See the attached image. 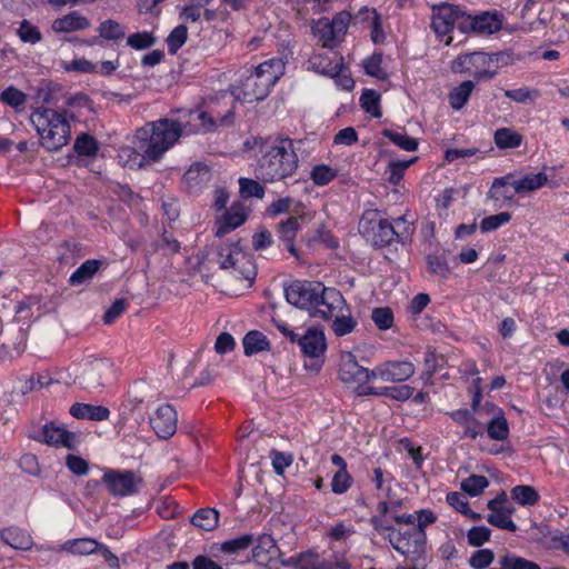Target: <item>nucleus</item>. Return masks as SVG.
Returning a JSON list of instances; mask_svg holds the SVG:
<instances>
[{"instance_id": "34", "label": "nucleus", "mask_w": 569, "mask_h": 569, "mask_svg": "<svg viewBox=\"0 0 569 569\" xmlns=\"http://www.w3.org/2000/svg\"><path fill=\"white\" fill-rule=\"evenodd\" d=\"M488 437L496 441H505L509 437V425L505 413L490 418L485 422Z\"/></svg>"}, {"instance_id": "28", "label": "nucleus", "mask_w": 569, "mask_h": 569, "mask_svg": "<svg viewBox=\"0 0 569 569\" xmlns=\"http://www.w3.org/2000/svg\"><path fill=\"white\" fill-rule=\"evenodd\" d=\"M89 20L79 12H70L62 18H58L52 23V29L57 32H72L89 28Z\"/></svg>"}, {"instance_id": "18", "label": "nucleus", "mask_w": 569, "mask_h": 569, "mask_svg": "<svg viewBox=\"0 0 569 569\" xmlns=\"http://www.w3.org/2000/svg\"><path fill=\"white\" fill-rule=\"evenodd\" d=\"M301 351L305 356L310 358H318L325 353L327 349V341L322 330L310 328L306 333L297 339Z\"/></svg>"}, {"instance_id": "49", "label": "nucleus", "mask_w": 569, "mask_h": 569, "mask_svg": "<svg viewBox=\"0 0 569 569\" xmlns=\"http://www.w3.org/2000/svg\"><path fill=\"white\" fill-rule=\"evenodd\" d=\"M471 410L475 415H478L479 417L487 416L488 419L498 417L503 412V410L496 406L492 402H486L483 405H480V393L477 392L471 405Z\"/></svg>"}, {"instance_id": "6", "label": "nucleus", "mask_w": 569, "mask_h": 569, "mask_svg": "<svg viewBox=\"0 0 569 569\" xmlns=\"http://www.w3.org/2000/svg\"><path fill=\"white\" fill-rule=\"evenodd\" d=\"M30 121L40 137V144L48 151H57L68 144L71 129L62 113L49 108L37 109Z\"/></svg>"}, {"instance_id": "5", "label": "nucleus", "mask_w": 569, "mask_h": 569, "mask_svg": "<svg viewBox=\"0 0 569 569\" xmlns=\"http://www.w3.org/2000/svg\"><path fill=\"white\" fill-rule=\"evenodd\" d=\"M182 131L181 122L171 119H160L138 129L136 138L143 158L159 160L180 139Z\"/></svg>"}, {"instance_id": "3", "label": "nucleus", "mask_w": 569, "mask_h": 569, "mask_svg": "<svg viewBox=\"0 0 569 569\" xmlns=\"http://www.w3.org/2000/svg\"><path fill=\"white\" fill-rule=\"evenodd\" d=\"M283 68L281 59H270L260 63L253 71L246 70L238 83L232 86L233 97L248 103L263 100L282 74Z\"/></svg>"}, {"instance_id": "2", "label": "nucleus", "mask_w": 569, "mask_h": 569, "mask_svg": "<svg viewBox=\"0 0 569 569\" xmlns=\"http://www.w3.org/2000/svg\"><path fill=\"white\" fill-rule=\"evenodd\" d=\"M286 299L290 305L306 309L311 317L321 319H330L345 306L340 291L318 281L292 282L286 288Z\"/></svg>"}, {"instance_id": "52", "label": "nucleus", "mask_w": 569, "mask_h": 569, "mask_svg": "<svg viewBox=\"0 0 569 569\" xmlns=\"http://www.w3.org/2000/svg\"><path fill=\"white\" fill-rule=\"evenodd\" d=\"M0 101L14 109H19L27 102V94L11 86L0 93Z\"/></svg>"}, {"instance_id": "39", "label": "nucleus", "mask_w": 569, "mask_h": 569, "mask_svg": "<svg viewBox=\"0 0 569 569\" xmlns=\"http://www.w3.org/2000/svg\"><path fill=\"white\" fill-rule=\"evenodd\" d=\"M340 60L339 58L332 61L328 56L318 54L310 60V63L316 71L335 77L338 76L341 70Z\"/></svg>"}, {"instance_id": "14", "label": "nucleus", "mask_w": 569, "mask_h": 569, "mask_svg": "<svg viewBox=\"0 0 569 569\" xmlns=\"http://www.w3.org/2000/svg\"><path fill=\"white\" fill-rule=\"evenodd\" d=\"M149 422L160 439H169L177 431L178 413L171 405H161L150 416Z\"/></svg>"}, {"instance_id": "48", "label": "nucleus", "mask_w": 569, "mask_h": 569, "mask_svg": "<svg viewBox=\"0 0 569 569\" xmlns=\"http://www.w3.org/2000/svg\"><path fill=\"white\" fill-rule=\"evenodd\" d=\"M341 310H342V308L340 310H338L332 316V317H335V320H333L331 327H332L333 332L338 337H342V336L351 333L357 326L356 319H353L351 316H346V315L338 316V312H340Z\"/></svg>"}, {"instance_id": "45", "label": "nucleus", "mask_w": 569, "mask_h": 569, "mask_svg": "<svg viewBox=\"0 0 569 569\" xmlns=\"http://www.w3.org/2000/svg\"><path fill=\"white\" fill-rule=\"evenodd\" d=\"M513 511V508L510 507L508 509H505L502 511H499V512H496V513H490L487 518V521L492 525V526H496L500 529H505V530H508V531H516L517 530V526L515 525V522L511 520V513Z\"/></svg>"}, {"instance_id": "47", "label": "nucleus", "mask_w": 569, "mask_h": 569, "mask_svg": "<svg viewBox=\"0 0 569 569\" xmlns=\"http://www.w3.org/2000/svg\"><path fill=\"white\" fill-rule=\"evenodd\" d=\"M499 565L501 569H540L538 563L510 553L501 557Z\"/></svg>"}, {"instance_id": "21", "label": "nucleus", "mask_w": 569, "mask_h": 569, "mask_svg": "<svg viewBox=\"0 0 569 569\" xmlns=\"http://www.w3.org/2000/svg\"><path fill=\"white\" fill-rule=\"evenodd\" d=\"M286 566H292L296 569H333V563L323 559L313 551L301 552L297 557H290L282 561Z\"/></svg>"}, {"instance_id": "1", "label": "nucleus", "mask_w": 569, "mask_h": 569, "mask_svg": "<svg viewBox=\"0 0 569 569\" xmlns=\"http://www.w3.org/2000/svg\"><path fill=\"white\" fill-rule=\"evenodd\" d=\"M244 148L257 153L254 173L263 183L284 181L293 177L299 168L293 140L283 134L251 137L244 141Z\"/></svg>"}, {"instance_id": "41", "label": "nucleus", "mask_w": 569, "mask_h": 569, "mask_svg": "<svg viewBox=\"0 0 569 569\" xmlns=\"http://www.w3.org/2000/svg\"><path fill=\"white\" fill-rule=\"evenodd\" d=\"M359 14H363V20L369 21V28L371 29V39L375 43H381L385 40L382 31L380 16L375 9L365 7L360 10Z\"/></svg>"}, {"instance_id": "58", "label": "nucleus", "mask_w": 569, "mask_h": 569, "mask_svg": "<svg viewBox=\"0 0 569 569\" xmlns=\"http://www.w3.org/2000/svg\"><path fill=\"white\" fill-rule=\"evenodd\" d=\"M380 96L373 90H366L360 98V103L366 112L371 113L373 117L379 118L381 112L379 110Z\"/></svg>"}, {"instance_id": "64", "label": "nucleus", "mask_w": 569, "mask_h": 569, "mask_svg": "<svg viewBox=\"0 0 569 569\" xmlns=\"http://www.w3.org/2000/svg\"><path fill=\"white\" fill-rule=\"evenodd\" d=\"M128 46L133 49L142 50L151 47L154 43V38L148 32H138L130 34L127 40Z\"/></svg>"}, {"instance_id": "63", "label": "nucleus", "mask_w": 569, "mask_h": 569, "mask_svg": "<svg viewBox=\"0 0 569 569\" xmlns=\"http://www.w3.org/2000/svg\"><path fill=\"white\" fill-rule=\"evenodd\" d=\"M495 559L490 549H481L476 551L469 559V565L475 569L487 568Z\"/></svg>"}, {"instance_id": "44", "label": "nucleus", "mask_w": 569, "mask_h": 569, "mask_svg": "<svg viewBox=\"0 0 569 569\" xmlns=\"http://www.w3.org/2000/svg\"><path fill=\"white\" fill-rule=\"evenodd\" d=\"M505 96L517 103H535L536 100L540 97V91L533 88H519L512 90H506Z\"/></svg>"}, {"instance_id": "17", "label": "nucleus", "mask_w": 569, "mask_h": 569, "mask_svg": "<svg viewBox=\"0 0 569 569\" xmlns=\"http://www.w3.org/2000/svg\"><path fill=\"white\" fill-rule=\"evenodd\" d=\"M41 440L49 446L63 447L70 450L74 449L77 446L76 433L66 430L54 422L43 426Z\"/></svg>"}, {"instance_id": "11", "label": "nucleus", "mask_w": 569, "mask_h": 569, "mask_svg": "<svg viewBox=\"0 0 569 569\" xmlns=\"http://www.w3.org/2000/svg\"><path fill=\"white\" fill-rule=\"evenodd\" d=\"M218 263L221 269L231 270L236 279H243L251 284L256 278V267L250 256L237 244L220 248Z\"/></svg>"}, {"instance_id": "23", "label": "nucleus", "mask_w": 569, "mask_h": 569, "mask_svg": "<svg viewBox=\"0 0 569 569\" xmlns=\"http://www.w3.org/2000/svg\"><path fill=\"white\" fill-rule=\"evenodd\" d=\"M300 221L301 217L291 216L287 220L281 221L277 227L280 240L286 243L288 251L296 258H299V256L295 247V239L301 227Z\"/></svg>"}, {"instance_id": "61", "label": "nucleus", "mask_w": 569, "mask_h": 569, "mask_svg": "<svg viewBox=\"0 0 569 569\" xmlns=\"http://www.w3.org/2000/svg\"><path fill=\"white\" fill-rule=\"evenodd\" d=\"M18 36L21 41L28 43H37L41 40V32L38 27L30 23L28 20H23L18 29Z\"/></svg>"}, {"instance_id": "24", "label": "nucleus", "mask_w": 569, "mask_h": 569, "mask_svg": "<svg viewBox=\"0 0 569 569\" xmlns=\"http://www.w3.org/2000/svg\"><path fill=\"white\" fill-rule=\"evenodd\" d=\"M210 179V168L201 162L192 164L183 174V181L190 191L200 190L208 184Z\"/></svg>"}, {"instance_id": "4", "label": "nucleus", "mask_w": 569, "mask_h": 569, "mask_svg": "<svg viewBox=\"0 0 569 569\" xmlns=\"http://www.w3.org/2000/svg\"><path fill=\"white\" fill-rule=\"evenodd\" d=\"M182 131L181 122L171 119H160L138 129L136 138L143 158L159 160L180 139Z\"/></svg>"}, {"instance_id": "29", "label": "nucleus", "mask_w": 569, "mask_h": 569, "mask_svg": "<svg viewBox=\"0 0 569 569\" xmlns=\"http://www.w3.org/2000/svg\"><path fill=\"white\" fill-rule=\"evenodd\" d=\"M0 538L4 543L19 550H29L33 546L32 537L19 528L1 530Z\"/></svg>"}, {"instance_id": "30", "label": "nucleus", "mask_w": 569, "mask_h": 569, "mask_svg": "<svg viewBox=\"0 0 569 569\" xmlns=\"http://www.w3.org/2000/svg\"><path fill=\"white\" fill-rule=\"evenodd\" d=\"M98 549H100V542L92 538L72 539L60 546V550L79 556L92 555L98 552Z\"/></svg>"}, {"instance_id": "59", "label": "nucleus", "mask_w": 569, "mask_h": 569, "mask_svg": "<svg viewBox=\"0 0 569 569\" xmlns=\"http://www.w3.org/2000/svg\"><path fill=\"white\" fill-rule=\"evenodd\" d=\"M261 180H252L248 178H241L239 180L240 184V192L243 197H256V198H263L264 196V188L260 183Z\"/></svg>"}, {"instance_id": "13", "label": "nucleus", "mask_w": 569, "mask_h": 569, "mask_svg": "<svg viewBox=\"0 0 569 569\" xmlns=\"http://www.w3.org/2000/svg\"><path fill=\"white\" fill-rule=\"evenodd\" d=\"M142 481L139 475L130 470L108 469L102 476V483L110 495L114 497H127L138 493Z\"/></svg>"}, {"instance_id": "26", "label": "nucleus", "mask_w": 569, "mask_h": 569, "mask_svg": "<svg viewBox=\"0 0 569 569\" xmlns=\"http://www.w3.org/2000/svg\"><path fill=\"white\" fill-rule=\"evenodd\" d=\"M246 213L242 207L232 206L218 222L217 237H222L231 230L240 227L246 221Z\"/></svg>"}, {"instance_id": "33", "label": "nucleus", "mask_w": 569, "mask_h": 569, "mask_svg": "<svg viewBox=\"0 0 569 569\" xmlns=\"http://www.w3.org/2000/svg\"><path fill=\"white\" fill-rule=\"evenodd\" d=\"M475 89L472 80L462 81L459 86L455 87L448 94L449 103L455 110H460L470 98Z\"/></svg>"}, {"instance_id": "12", "label": "nucleus", "mask_w": 569, "mask_h": 569, "mask_svg": "<svg viewBox=\"0 0 569 569\" xmlns=\"http://www.w3.org/2000/svg\"><path fill=\"white\" fill-rule=\"evenodd\" d=\"M351 14L347 11L337 13L332 20L321 18L312 26L315 36L319 38L323 47L331 48L336 42L340 41L346 34Z\"/></svg>"}, {"instance_id": "51", "label": "nucleus", "mask_w": 569, "mask_h": 569, "mask_svg": "<svg viewBox=\"0 0 569 569\" xmlns=\"http://www.w3.org/2000/svg\"><path fill=\"white\" fill-rule=\"evenodd\" d=\"M253 543V536L250 533L242 535L234 539L221 543L220 550L227 553H236L246 550Z\"/></svg>"}, {"instance_id": "37", "label": "nucleus", "mask_w": 569, "mask_h": 569, "mask_svg": "<svg viewBox=\"0 0 569 569\" xmlns=\"http://www.w3.org/2000/svg\"><path fill=\"white\" fill-rule=\"evenodd\" d=\"M493 140L499 149H513L520 147L523 137L511 128H500L496 130Z\"/></svg>"}, {"instance_id": "40", "label": "nucleus", "mask_w": 569, "mask_h": 569, "mask_svg": "<svg viewBox=\"0 0 569 569\" xmlns=\"http://www.w3.org/2000/svg\"><path fill=\"white\" fill-rule=\"evenodd\" d=\"M99 260H87L84 261L71 276L69 282L72 286L81 284L84 281L91 279L94 273L99 270Z\"/></svg>"}, {"instance_id": "53", "label": "nucleus", "mask_w": 569, "mask_h": 569, "mask_svg": "<svg viewBox=\"0 0 569 569\" xmlns=\"http://www.w3.org/2000/svg\"><path fill=\"white\" fill-rule=\"evenodd\" d=\"M383 134L406 151H415L418 147V141L405 132L385 130Z\"/></svg>"}, {"instance_id": "9", "label": "nucleus", "mask_w": 569, "mask_h": 569, "mask_svg": "<svg viewBox=\"0 0 569 569\" xmlns=\"http://www.w3.org/2000/svg\"><path fill=\"white\" fill-rule=\"evenodd\" d=\"M339 378L358 396H370L376 392V388L369 385L370 380L376 378L373 370L360 366L351 352H343L340 357Z\"/></svg>"}, {"instance_id": "50", "label": "nucleus", "mask_w": 569, "mask_h": 569, "mask_svg": "<svg viewBox=\"0 0 569 569\" xmlns=\"http://www.w3.org/2000/svg\"><path fill=\"white\" fill-rule=\"evenodd\" d=\"M74 150L80 156H94L98 151V143L96 139L87 133H82L76 138Z\"/></svg>"}, {"instance_id": "20", "label": "nucleus", "mask_w": 569, "mask_h": 569, "mask_svg": "<svg viewBox=\"0 0 569 569\" xmlns=\"http://www.w3.org/2000/svg\"><path fill=\"white\" fill-rule=\"evenodd\" d=\"M513 173H508L505 177L496 178L491 184V188L488 192L489 199L493 200L495 203L501 206L507 201H511L515 194H518L515 191L512 180Z\"/></svg>"}, {"instance_id": "19", "label": "nucleus", "mask_w": 569, "mask_h": 569, "mask_svg": "<svg viewBox=\"0 0 569 569\" xmlns=\"http://www.w3.org/2000/svg\"><path fill=\"white\" fill-rule=\"evenodd\" d=\"M451 419L463 427V437L475 440L483 435L485 422L476 418L469 410H456L450 412Z\"/></svg>"}, {"instance_id": "15", "label": "nucleus", "mask_w": 569, "mask_h": 569, "mask_svg": "<svg viewBox=\"0 0 569 569\" xmlns=\"http://www.w3.org/2000/svg\"><path fill=\"white\" fill-rule=\"evenodd\" d=\"M416 372L410 361H387L373 369V377L385 382H402L411 378Z\"/></svg>"}, {"instance_id": "56", "label": "nucleus", "mask_w": 569, "mask_h": 569, "mask_svg": "<svg viewBox=\"0 0 569 569\" xmlns=\"http://www.w3.org/2000/svg\"><path fill=\"white\" fill-rule=\"evenodd\" d=\"M337 176V171L329 166L319 164L312 168L310 178L317 186H326Z\"/></svg>"}, {"instance_id": "54", "label": "nucleus", "mask_w": 569, "mask_h": 569, "mask_svg": "<svg viewBox=\"0 0 569 569\" xmlns=\"http://www.w3.org/2000/svg\"><path fill=\"white\" fill-rule=\"evenodd\" d=\"M99 34L107 40H119L124 37V29L114 20H106L99 26Z\"/></svg>"}, {"instance_id": "16", "label": "nucleus", "mask_w": 569, "mask_h": 569, "mask_svg": "<svg viewBox=\"0 0 569 569\" xmlns=\"http://www.w3.org/2000/svg\"><path fill=\"white\" fill-rule=\"evenodd\" d=\"M463 13L455 6L441 4L433 9L431 27L439 36L448 34Z\"/></svg>"}, {"instance_id": "62", "label": "nucleus", "mask_w": 569, "mask_h": 569, "mask_svg": "<svg viewBox=\"0 0 569 569\" xmlns=\"http://www.w3.org/2000/svg\"><path fill=\"white\" fill-rule=\"evenodd\" d=\"M427 264L428 270L433 274H437L441 278H447L450 274V268L448 266V262L442 257L429 254L427 257Z\"/></svg>"}, {"instance_id": "32", "label": "nucleus", "mask_w": 569, "mask_h": 569, "mask_svg": "<svg viewBox=\"0 0 569 569\" xmlns=\"http://www.w3.org/2000/svg\"><path fill=\"white\" fill-rule=\"evenodd\" d=\"M112 363L108 359H94L84 368V375L89 382L101 383L111 371Z\"/></svg>"}, {"instance_id": "27", "label": "nucleus", "mask_w": 569, "mask_h": 569, "mask_svg": "<svg viewBox=\"0 0 569 569\" xmlns=\"http://www.w3.org/2000/svg\"><path fill=\"white\" fill-rule=\"evenodd\" d=\"M467 20L469 21L471 30L477 33L491 34L501 29V21L495 13L485 12L475 17L468 16Z\"/></svg>"}, {"instance_id": "22", "label": "nucleus", "mask_w": 569, "mask_h": 569, "mask_svg": "<svg viewBox=\"0 0 569 569\" xmlns=\"http://www.w3.org/2000/svg\"><path fill=\"white\" fill-rule=\"evenodd\" d=\"M279 553L274 539L269 535H261L252 549L253 560L260 566L269 565Z\"/></svg>"}, {"instance_id": "7", "label": "nucleus", "mask_w": 569, "mask_h": 569, "mask_svg": "<svg viewBox=\"0 0 569 569\" xmlns=\"http://www.w3.org/2000/svg\"><path fill=\"white\" fill-rule=\"evenodd\" d=\"M396 226L390 223L382 217L381 212L376 209L367 210L359 221V231L378 247L390 244L395 238H402L403 233H408L410 224L405 217L395 220Z\"/></svg>"}, {"instance_id": "43", "label": "nucleus", "mask_w": 569, "mask_h": 569, "mask_svg": "<svg viewBox=\"0 0 569 569\" xmlns=\"http://www.w3.org/2000/svg\"><path fill=\"white\" fill-rule=\"evenodd\" d=\"M511 497L513 500H516L518 503L522 506H532L538 502L539 500V493L538 491L531 487V486H516L511 490Z\"/></svg>"}, {"instance_id": "31", "label": "nucleus", "mask_w": 569, "mask_h": 569, "mask_svg": "<svg viewBox=\"0 0 569 569\" xmlns=\"http://www.w3.org/2000/svg\"><path fill=\"white\" fill-rule=\"evenodd\" d=\"M545 172L529 173L519 180H515L513 188L518 194L536 191L548 183Z\"/></svg>"}, {"instance_id": "35", "label": "nucleus", "mask_w": 569, "mask_h": 569, "mask_svg": "<svg viewBox=\"0 0 569 569\" xmlns=\"http://www.w3.org/2000/svg\"><path fill=\"white\" fill-rule=\"evenodd\" d=\"M243 349L246 356H251L260 351L269 350L270 342L260 331H250L243 338Z\"/></svg>"}, {"instance_id": "25", "label": "nucleus", "mask_w": 569, "mask_h": 569, "mask_svg": "<svg viewBox=\"0 0 569 569\" xmlns=\"http://www.w3.org/2000/svg\"><path fill=\"white\" fill-rule=\"evenodd\" d=\"M69 412L77 419H88L92 421H103L110 416V410L107 407L79 402L73 403Z\"/></svg>"}, {"instance_id": "46", "label": "nucleus", "mask_w": 569, "mask_h": 569, "mask_svg": "<svg viewBox=\"0 0 569 569\" xmlns=\"http://www.w3.org/2000/svg\"><path fill=\"white\" fill-rule=\"evenodd\" d=\"M489 481L485 476L471 475L461 481L460 488L470 496L480 495L487 487Z\"/></svg>"}, {"instance_id": "10", "label": "nucleus", "mask_w": 569, "mask_h": 569, "mask_svg": "<svg viewBox=\"0 0 569 569\" xmlns=\"http://www.w3.org/2000/svg\"><path fill=\"white\" fill-rule=\"evenodd\" d=\"M391 546L413 563L421 560L426 553L427 535L425 530L396 529L387 535Z\"/></svg>"}, {"instance_id": "8", "label": "nucleus", "mask_w": 569, "mask_h": 569, "mask_svg": "<svg viewBox=\"0 0 569 569\" xmlns=\"http://www.w3.org/2000/svg\"><path fill=\"white\" fill-rule=\"evenodd\" d=\"M500 57V53L489 54L482 51L462 53L451 61L450 69L455 73L469 74L476 81H486L497 74Z\"/></svg>"}, {"instance_id": "42", "label": "nucleus", "mask_w": 569, "mask_h": 569, "mask_svg": "<svg viewBox=\"0 0 569 569\" xmlns=\"http://www.w3.org/2000/svg\"><path fill=\"white\" fill-rule=\"evenodd\" d=\"M415 389L408 385L397 386V387H382L376 388V392H372L373 396H383L397 401H406L410 397H412Z\"/></svg>"}, {"instance_id": "60", "label": "nucleus", "mask_w": 569, "mask_h": 569, "mask_svg": "<svg viewBox=\"0 0 569 569\" xmlns=\"http://www.w3.org/2000/svg\"><path fill=\"white\" fill-rule=\"evenodd\" d=\"M511 220L509 212H500L497 214L488 216L480 222V229L482 232H490L498 229L500 226L508 223Z\"/></svg>"}, {"instance_id": "55", "label": "nucleus", "mask_w": 569, "mask_h": 569, "mask_svg": "<svg viewBox=\"0 0 569 569\" xmlns=\"http://www.w3.org/2000/svg\"><path fill=\"white\" fill-rule=\"evenodd\" d=\"M371 319L380 330H388L393 326V312L388 307L375 308Z\"/></svg>"}, {"instance_id": "36", "label": "nucleus", "mask_w": 569, "mask_h": 569, "mask_svg": "<svg viewBox=\"0 0 569 569\" xmlns=\"http://www.w3.org/2000/svg\"><path fill=\"white\" fill-rule=\"evenodd\" d=\"M180 247V242L164 230L160 238L150 244L148 253L161 252L163 256H170L179 252Z\"/></svg>"}, {"instance_id": "38", "label": "nucleus", "mask_w": 569, "mask_h": 569, "mask_svg": "<svg viewBox=\"0 0 569 569\" xmlns=\"http://www.w3.org/2000/svg\"><path fill=\"white\" fill-rule=\"evenodd\" d=\"M219 512L212 508L198 510L191 518V522L207 531L213 530L218 526Z\"/></svg>"}, {"instance_id": "57", "label": "nucleus", "mask_w": 569, "mask_h": 569, "mask_svg": "<svg viewBox=\"0 0 569 569\" xmlns=\"http://www.w3.org/2000/svg\"><path fill=\"white\" fill-rule=\"evenodd\" d=\"M187 38V27L183 24L176 27L167 38L169 51L171 53H176L186 43Z\"/></svg>"}]
</instances>
